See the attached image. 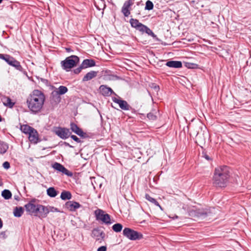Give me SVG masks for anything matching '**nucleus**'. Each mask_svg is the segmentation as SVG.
I'll list each match as a JSON object with an SVG mask.
<instances>
[{"mask_svg":"<svg viewBox=\"0 0 251 251\" xmlns=\"http://www.w3.org/2000/svg\"><path fill=\"white\" fill-rule=\"evenodd\" d=\"M71 138L74 140L77 143H81V141L75 135H70Z\"/></svg>","mask_w":251,"mask_h":251,"instance_id":"39","label":"nucleus"},{"mask_svg":"<svg viewBox=\"0 0 251 251\" xmlns=\"http://www.w3.org/2000/svg\"><path fill=\"white\" fill-rule=\"evenodd\" d=\"M81 65L84 69H85L95 66L96 65V62L93 59H86L83 61Z\"/></svg>","mask_w":251,"mask_h":251,"instance_id":"21","label":"nucleus"},{"mask_svg":"<svg viewBox=\"0 0 251 251\" xmlns=\"http://www.w3.org/2000/svg\"><path fill=\"white\" fill-rule=\"evenodd\" d=\"M99 90L101 95L104 97H109L111 94H114L117 96L116 94L113 91V90L106 85H100L99 88Z\"/></svg>","mask_w":251,"mask_h":251,"instance_id":"11","label":"nucleus"},{"mask_svg":"<svg viewBox=\"0 0 251 251\" xmlns=\"http://www.w3.org/2000/svg\"><path fill=\"white\" fill-rule=\"evenodd\" d=\"M210 213L209 212H201L200 213V216L205 217L206 216H208L209 215Z\"/></svg>","mask_w":251,"mask_h":251,"instance_id":"43","label":"nucleus"},{"mask_svg":"<svg viewBox=\"0 0 251 251\" xmlns=\"http://www.w3.org/2000/svg\"><path fill=\"white\" fill-rule=\"evenodd\" d=\"M84 69L82 65L81 64L80 66H79L78 68L75 69L74 70L73 72L75 74H78L81 70Z\"/></svg>","mask_w":251,"mask_h":251,"instance_id":"38","label":"nucleus"},{"mask_svg":"<svg viewBox=\"0 0 251 251\" xmlns=\"http://www.w3.org/2000/svg\"><path fill=\"white\" fill-rule=\"evenodd\" d=\"M153 86H152V88L156 91H159V87L158 85H157L155 84H153Z\"/></svg>","mask_w":251,"mask_h":251,"instance_id":"45","label":"nucleus"},{"mask_svg":"<svg viewBox=\"0 0 251 251\" xmlns=\"http://www.w3.org/2000/svg\"><path fill=\"white\" fill-rule=\"evenodd\" d=\"M65 207L70 211H75L77 209L81 207V205L75 201H68L65 203Z\"/></svg>","mask_w":251,"mask_h":251,"instance_id":"16","label":"nucleus"},{"mask_svg":"<svg viewBox=\"0 0 251 251\" xmlns=\"http://www.w3.org/2000/svg\"><path fill=\"white\" fill-rule=\"evenodd\" d=\"M1 196L4 199L9 200L12 197V193L10 190L5 189L2 191Z\"/></svg>","mask_w":251,"mask_h":251,"instance_id":"30","label":"nucleus"},{"mask_svg":"<svg viewBox=\"0 0 251 251\" xmlns=\"http://www.w3.org/2000/svg\"><path fill=\"white\" fill-rule=\"evenodd\" d=\"M2 184V182L1 181V180L0 179V186Z\"/></svg>","mask_w":251,"mask_h":251,"instance_id":"52","label":"nucleus"},{"mask_svg":"<svg viewBox=\"0 0 251 251\" xmlns=\"http://www.w3.org/2000/svg\"><path fill=\"white\" fill-rule=\"evenodd\" d=\"M158 112L154 110L147 114V118L151 121H155L157 118V114Z\"/></svg>","mask_w":251,"mask_h":251,"instance_id":"26","label":"nucleus"},{"mask_svg":"<svg viewBox=\"0 0 251 251\" xmlns=\"http://www.w3.org/2000/svg\"><path fill=\"white\" fill-rule=\"evenodd\" d=\"M67 50L68 51H70V49H67Z\"/></svg>","mask_w":251,"mask_h":251,"instance_id":"53","label":"nucleus"},{"mask_svg":"<svg viewBox=\"0 0 251 251\" xmlns=\"http://www.w3.org/2000/svg\"><path fill=\"white\" fill-rule=\"evenodd\" d=\"M68 91V88L67 87L64 86H60L58 89L54 90L51 93V96L53 97H56L57 101L59 102L60 100V98L59 95H62L65 94Z\"/></svg>","mask_w":251,"mask_h":251,"instance_id":"8","label":"nucleus"},{"mask_svg":"<svg viewBox=\"0 0 251 251\" xmlns=\"http://www.w3.org/2000/svg\"><path fill=\"white\" fill-rule=\"evenodd\" d=\"M70 126L71 129L75 133L79 129V127L74 123H71L70 124Z\"/></svg>","mask_w":251,"mask_h":251,"instance_id":"36","label":"nucleus"},{"mask_svg":"<svg viewBox=\"0 0 251 251\" xmlns=\"http://www.w3.org/2000/svg\"><path fill=\"white\" fill-rule=\"evenodd\" d=\"M123 234L124 236L130 240L135 241L143 238L142 233L128 227H125L124 229Z\"/></svg>","mask_w":251,"mask_h":251,"instance_id":"4","label":"nucleus"},{"mask_svg":"<svg viewBox=\"0 0 251 251\" xmlns=\"http://www.w3.org/2000/svg\"><path fill=\"white\" fill-rule=\"evenodd\" d=\"M54 132L55 134L62 139L68 138L71 134L69 129L61 127H56L54 129Z\"/></svg>","mask_w":251,"mask_h":251,"instance_id":"6","label":"nucleus"},{"mask_svg":"<svg viewBox=\"0 0 251 251\" xmlns=\"http://www.w3.org/2000/svg\"><path fill=\"white\" fill-rule=\"evenodd\" d=\"M45 100V96L41 91L34 90L27 99L26 102L32 113L36 114L42 109Z\"/></svg>","mask_w":251,"mask_h":251,"instance_id":"1","label":"nucleus"},{"mask_svg":"<svg viewBox=\"0 0 251 251\" xmlns=\"http://www.w3.org/2000/svg\"><path fill=\"white\" fill-rule=\"evenodd\" d=\"M4 105L9 107L10 108L13 107L14 103L13 102L11 99L9 97L6 98L5 101L3 102Z\"/></svg>","mask_w":251,"mask_h":251,"instance_id":"33","label":"nucleus"},{"mask_svg":"<svg viewBox=\"0 0 251 251\" xmlns=\"http://www.w3.org/2000/svg\"><path fill=\"white\" fill-rule=\"evenodd\" d=\"M28 133L29 140L33 144H37L40 141L38 137V133L34 128Z\"/></svg>","mask_w":251,"mask_h":251,"instance_id":"15","label":"nucleus"},{"mask_svg":"<svg viewBox=\"0 0 251 251\" xmlns=\"http://www.w3.org/2000/svg\"><path fill=\"white\" fill-rule=\"evenodd\" d=\"M9 146L8 145L2 141L0 140V153L1 154H3L5 153L7 150L8 149Z\"/></svg>","mask_w":251,"mask_h":251,"instance_id":"25","label":"nucleus"},{"mask_svg":"<svg viewBox=\"0 0 251 251\" xmlns=\"http://www.w3.org/2000/svg\"><path fill=\"white\" fill-rule=\"evenodd\" d=\"M79 62V58L76 55H71L61 62L62 68L68 72L71 69L75 67Z\"/></svg>","mask_w":251,"mask_h":251,"instance_id":"3","label":"nucleus"},{"mask_svg":"<svg viewBox=\"0 0 251 251\" xmlns=\"http://www.w3.org/2000/svg\"><path fill=\"white\" fill-rule=\"evenodd\" d=\"M230 177L229 168L221 166L216 168L213 176V184L216 187H225Z\"/></svg>","mask_w":251,"mask_h":251,"instance_id":"2","label":"nucleus"},{"mask_svg":"<svg viewBox=\"0 0 251 251\" xmlns=\"http://www.w3.org/2000/svg\"><path fill=\"white\" fill-rule=\"evenodd\" d=\"M7 236L6 234V231H3L0 232V238L2 239H5Z\"/></svg>","mask_w":251,"mask_h":251,"instance_id":"41","label":"nucleus"},{"mask_svg":"<svg viewBox=\"0 0 251 251\" xmlns=\"http://www.w3.org/2000/svg\"><path fill=\"white\" fill-rule=\"evenodd\" d=\"M95 215L97 220H100L106 225H110L112 223L111 221L110 216L100 209L95 211Z\"/></svg>","mask_w":251,"mask_h":251,"instance_id":"5","label":"nucleus"},{"mask_svg":"<svg viewBox=\"0 0 251 251\" xmlns=\"http://www.w3.org/2000/svg\"><path fill=\"white\" fill-rule=\"evenodd\" d=\"M123 225L120 223H116L114 224L112 227V229L116 232H120L123 228Z\"/></svg>","mask_w":251,"mask_h":251,"instance_id":"31","label":"nucleus"},{"mask_svg":"<svg viewBox=\"0 0 251 251\" xmlns=\"http://www.w3.org/2000/svg\"><path fill=\"white\" fill-rule=\"evenodd\" d=\"M10 64L9 65L14 67L16 70H19L20 71H22L23 70V67L21 65L20 62L16 60L14 57L11 62H10Z\"/></svg>","mask_w":251,"mask_h":251,"instance_id":"23","label":"nucleus"},{"mask_svg":"<svg viewBox=\"0 0 251 251\" xmlns=\"http://www.w3.org/2000/svg\"><path fill=\"white\" fill-rule=\"evenodd\" d=\"M112 100L114 102L118 104L120 108L122 110H128L131 109V106L128 104L127 102L121 99L120 98L118 99L116 97H112Z\"/></svg>","mask_w":251,"mask_h":251,"instance_id":"7","label":"nucleus"},{"mask_svg":"<svg viewBox=\"0 0 251 251\" xmlns=\"http://www.w3.org/2000/svg\"><path fill=\"white\" fill-rule=\"evenodd\" d=\"M2 165H3V167H4V168H5L6 169H9L10 167V163L7 161L4 162L3 163Z\"/></svg>","mask_w":251,"mask_h":251,"instance_id":"42","label":"nucleus"},{"mask_svg":"<svg viewBox=\"0 0 251 251\" xmlns=\"http://www.w3.org/2000/svg\"><path fill=\"white\" fill-rule=\"evenodd\" d=\"M15 199L18 200V197L15 196Z\"/></svg>","mask_w":251,"mask_h":251,"instance_id":"51","label":"nucleus"},{"mask_svg":"<svg viewBox=\"0 0 251 251\" xmlns=\"http://www.w3.org/2000/svg\"><path fill=\"white\" fill-rule=\"evenodd\" d=\"M134 0H128L126 1L122 8V12L125 17H128L130 14L129 8L133 4Z\"/></svg>","mask_w":251,"mask_h":251,"instance_id":"12","label":"nucleus"},{"mask_svg":"<svg viewBox=\"0 0 251 251\" xmlns=\"http://www.w3.org/2000/svg\"><path fill=\"white\" fill-rule=\"evenodd\" d=\"M32 128H33V127L27 125H23L21 126L20 129L23 133L26 134H28V133L32 129Z\"/></svg>","mask_w":251,"mask_h":251,"instance_id":"28","label":"nucleus"},{"mask_svg":"<svg viewBox=\"0 0 251 251\" xmlns=\"http://www.w3.org/2000/svg\"><path fill=\"white\" fill-rule=\"evenodd\" d=\"M3 0H0V3H1L2 2Z\"/></svg>","mask_w":251,"mask_h":251,"instance_id":"54","label":"nucleus"},{"mask_svg":"<svg viewBox=\"0 0 251 251\" xmlns=\"http://www.w3.org/2000/svg\"><path fill=\"white\" fill-rule=\"evenodd\" d=\"M41 80L42 82H43L44 83H45L46 85H47L48 83V80L46 79L41 78Z\"/></svg>","mask_w":251,"mask_h":251,"instance_id":"47","label":"nucleus"},{"mask_svg":"<svg viewBox=\"0 0 251 251\" xmlns=\"http://www.w3.org/2000/svg\"><path fill=\"white\" fill-rule=\"evenodd\" d=\"M7 55V54H0V59H1L2 60H4L5 58Z\"/></svg>","mask_w":251,"mask_h":251,"instance_id":"46","label":"nucleus"},{"mask_svg":"<svg viewBox=\"0 0 251 251\" xmlns=\"http://www.w3.org/2000/svg\"><path fill=\"white\" fill-rule=\"evenodd\" d=\"M185 66L188 69H196L198 67V65L195 63L187 62L185 63Z\"/></svg>","mask_w":251,"mask_h":251,"instance_id":"35","label":"nucleus"},{"mask_svg":"<svg viewBox=\"0 0 251 251\" xmlns=\"http://www.w3.org/2000/svg\"><path fill=\"white\" fill-rule=\"evenodd\" d=\"M145 198L148 201L153 203L156 206L159 207L160 209H162L161 206H160L158 202L155 199L151 197L149 194H146Z\"/></svg>","mask_w":251,"mask_h":251,"instance_id":"29","label":"nucleus"},{"mask_svg":"<svg viewBox=\"0 0 251 251\" xmlns=\"http://www.w3.org/2000/svg\"><path fill=\"white\" fill-rule=\"evenodd\" d=\"M47 193L50 197L54 198L57 195L58 192L54 187H50L47 189Z\"/></svg>","mask_w":251,"mask_h":251,"instance_id":"27","label":"nucleus"},{"mask_svg":"<svg viewBox=\"0 0 251 251\" xmlns=\"http://www.w3.org/2000/svg\"><path fill=\"white\" fill-rule=\"evenodd\" d=\"M49 206H46L41 204H38L37 213H39V217L40 218H46L49 213Z\"/></svg>","mask_w":251,"mask_h":251,"instance_id":"14","label":"nucleus"},{"mask_svg":"<svg viewBox=\"0 0 251 251\" xmlns=\"http://www.w3.org/2000/svg\"><path fill=\"white\" fill-rule=\"evenodd\" d=\"M98 73V72L94 71H91L87 73L83 77L82 81H87L92 79L97 76Z\"/></svg>","mask_w":251,"mask_h":251,"instance_id":"18","label":"nucleus"},{"mask_svg":"<svg viewBox=\"0 0 251 251\" xmlns=\"http://www.w3.org/2000/svg\"><path fill=\"white\" fill-rule=\"evenodd\" d=\"M106 249H107V248L106 246H102L99 247L97 251H106Z\"/></svg>","mask_w":251,"mask_h":251,"instance_id":"44","label":"nucleus"},{"mask_svg":"<svg viewBox=\"0 0 251 251\" xmlns=\"http://www.w3.org/2000/svg\"><path fill=\"white\" fill-rule=\"evenodd\" d=\"M34 202L33 201H30L25 205L26 211L31 215L37 213L38 204H35Z\"/></svg>","mask_w":251,"mask_h":251,"instance_id":"13","label":"nucleus"},{"mask_svg":"<svg viewBox=\"0 0 251 251\" xmlns=\"http://www.w3.org/2000/svg\"><path fill=\"white\" fill-rule=\"evenodd\" d=\"M72 197V195L70 191H63L61 193L60 198L63 201L69 200Z\"/></svg>","mask_w":251,"mask_h":251,"instance_id":"22","label":"nucleus"},{"mask_svg":"<svg viewBox=\"0 0 251 251\" xmlns=\"http://www.w3.org/2000/svg\"><path fill=\"white\" fill-rule=\"evenodd\" d=\"M129 23L132 27L135 28L139 31L140 30V28H141L143 25V24L140 23L138 20L133 18L130 19Z\"/></svg>","mask_w":251,"mask_h":251,"instance_id":"19","label":"nucleus"},{"mask_svg":"<svg viewBox=\"0 0 251 251\" xmlns=\"http://www.w3.org/2000/svg\"><path fill=\"white\" fill-rule=\"evenodd\" d=\"M166 65L170 68H180L182 66V62L180 61L171 60L166 63Z\"/></svg>","mask_w":251,"mask_h":251,"instance_id":"20","label":"nucleus"},{"mask_svg":"<svg viewBox=\"0 0 251 251\" xmlns=\"http://www.w3.org/2000/svg\"><path fill=\"white\" fill-rule=\"evenodd\" d=\"M64 145L65 146H67V147H69L70 148H73V146L70 145L67 142H65L64 143Z\"/></svg>","mask_w":251,"mask_h":251,"instance_id":"48","label":"nucleus"},{"mask_svg":"<svg viewBox=\"0 0 251 251\" xmlns=\"http://www.w3.org/2000/svg\"><path fill=\"white\" fill-rule=\"evenodd\" d=\"M140 31L142 33H146L148 35L151 36L154 39L158 40L157 36L152 32V31L147 26L144 25H143L141 28H140Z\"/></svg>","mask_w":251,"mask_h":251,"instance_id":"17","label":"nucleus"},{"mask_svg":"<svg viewBox=\"0 0 251 251\" xmlns=\"http://www.w3.org/2000/svg\"><path fill=\"white\" fill-rule=\"evenodd\" d=\"M49 212H59V210L58 209V208L52 207V206H49Z\"/></svg>","mask_w":251,"mask_h":251,"instance_id":"40","label":"nucleus"},{"mask_svg":"<svg viewBox=\"0 0 251 251\" xmlns=\"http://www.w3.org/2000/svg\"><path fill=\"white\" fill-rule=\"evenodd\" d=\"M52 168L68 176H73V173L69 171L63 165L59 163L55 162L52 165Z\"/></svg>","mask_w":251,"mask_h":251,"instance_id":"10","label":"nucleus"},{"mask_svg":"<svg viewBox=\"0 0 251 251\" xmlns=\"http://www.w3.org/2000/svg\"><path fill=\"white\" fill-rule=\"evenodd\" d=\"M204 157L207 160H210L211 158L209 157V156L206 154H204L203 155Z\"/></svg>","mask_w":251,"mask_h":251,"instance_id":"49","label":"nucleus"},{"mask_svg":"<svg viewBox=\"0 0 251 251\" xmlns=\"http://www.w3.org/2000/svg\"><path fill=\"white\" fill-rule=\"evenodd\" d=\"M153 8V3L150 0H148L146 2V5L145 7V10H151Z\"/></svg>","mask_w":251,"mask_h":251,"instance_id":"32","label":"nucleus"},{"mask_svg":"<svg viewBox=\"0 0 251 251\" xmlns=\"http://www.w3.org/2000/svg\"><path fill=\"white\" fill-rule=\"evenodd\" d=\"M24 210L22 207H16L14 209L13 214L15 217H21L24 213Z\"/></svg>","mask_w":251,"mask_h":251,"instance_id":"24","label":"nucleus"},{"mask_svg":"<svg viewBox=\"0 0 251 251\" xmlns=\"http://www.w3.org/2000/svg\"><path fill=\"white\" fill-rule=\"evenodd\" d=\"M75 134L79 136L80 137L85 138L87 137V134L84 132L83 130L79 128V129L76 132Z\"/></svg>","mask_w":251,"mask_h":251,"instance_id":"34","label":"nucleus"},{"mask_svg":"<svg viewBox=\"0 0 251 251\" xmlns=\"http://www.w3.org/2000/svg\"><path fill=\"white\" fill-rule=\"evenodd\" d=\"M92 237L96 241L101 243L105 237V233L103 231H100L98 228L93 229L92 231Z\"/></svg>","mask_w":251,"mask_h":251,"instance_id":"9","label":"nucleus"},{"mask_svg":"<svg viewBox=\"0 0 251 251\" xmlns=\"http://www.w3.org/2000/svg\"><path fill=\"white\" fill-rule=\"evenodd\" d=\"M13 57L8 54H7L4 59V61L8 64L10 65L13 60Z\"/></svg>","mask_w":251,"mask_h":251,"instance_id":"37","label":"nucleus"},{"mask_svg":"<svg viewBox=\"0 0 251 251\" xmlns=\"http://www.w3.org/2000/svg\"><path fill=\"white\" fill-rule=\"evenodd\" d=\"M129 110L131 111V112L132 114H136V111L133 108L131 107V109Z\"/></svg>","mask_w":251,"mask_h":251,"instance_id":"50","label":"nucleus"}]
</instances>
